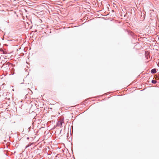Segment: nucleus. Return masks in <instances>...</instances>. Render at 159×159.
<instances>
[{"label": "nucleus", "instance_id": "f03ea898", "mask_svg": "<svg viewBox=\"0 0 159 159\" xmlns=\"http://www.w3.org/2000/svg\"><path fill=\"white\" fill-rule=\"evenodd\" d=\"M151 72L152 73H155L156 72V69H153L151 70Z\"/></svg>", "mask_w": 159, "mask_h": 159}, {"label": "nucleus", "instance_id": "20e7f679", "mask_svg": "<svg viewBox=\"0 0 159 159\" xmlns=\"http://www.w3.org/2000/svg\"><path fill=\"white\" fill-rule=\"evenodd\" d=\"M30 90V92H29V93L31 94V93H32L33 92H32V90Z\"/></svg>", "mask_w": 159, "mask_h": 159}, {"label": "nucleus", "instance_id": "f257e3e1", "mask_svg": "<svg viewBox=\"0 0 159 159\" xmlns=\"http://www.w3.org/2000/svg\"><path fill=\"white\" fill-rule=\"evenodd\" d=\"M63 123V120H61L59 121H58L57 123V125L58 126H60L61 127L62 126V123Z\"/></svg>", "mask_w": 159, "mask_h": 159}, {"label": "nucleus", "instance_id": "39448f33", "mask_svg": "<svg viewBox=\"0 0 159 159\" xmlns=\"http://www.w3.org/2000/svg\"><path fill=\"white\" fill-rule=\"evenodd\" d=\"M27 139H29V137H27Z\"/></svg>", "mask_w": 159, "mask_h": 159}, {"label": "nucleus", "instance_id": "7ed1b4c3", "mask_svg": "<svg viewBox=\"0 0 159 159\" xmlns=\"http://www.w3.org/2000/svg\"><path fill=\"white\" fill-rule=\"evenodd\" d=\"M152 83L154 84H155L157 82V81L155 80H152Z\"/></svg>", "mask_w": 159, "mask_h": 159}, {"label": "nucleus", "instance_id": "423d86ee", "mask_svg": "<svg viewBox=\"0 0 159 159\" xmlns=\"http://www.w3.org/2000/svg\"><path fill=\"white\" fill-rule=\"evenodd\" d=\"M122 93H122L121 94V95H122Z\"/></svg>", "mask_w": 159, "mask_h": 159}]
</instances>
